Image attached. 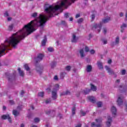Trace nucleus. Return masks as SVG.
<instances>
[{
	"mask_svg": "<svg viewBox=\"0 0 127 127\" xmlns=\"http://www.w3.org/2000/svg\"><path fill=\"white\" fill-rule=\"evenodd\" d=\"M87 99L90 101L91 102V103H95V97H93V96H88L87 97Z\"/></svg>",
	"mask_w": 127,
	"mask_h": 127,
	"instance_id": "nucleus-20",
	"label": "nucleus"
},
{
	"mask_svg": "<svg viewBox=\"0 0 127 127\" xmlns=\"http://www.w3.org/2000/svg\"><path fill=\"white\" fill-rule=\"evenodd\" d=\"M108 64H111V63H112V60H110L108 61Z\"/></svg>",
	"mask_w": 127,
	"mask_h": 127,
	"instance_id": "nucleus-59",
	"label": "nucleus"
},
{
	"mask_svg": "<svg viewBox=\"0 0 127 127\" xmlns=\"http://www.w3.org/2000/svg\"><path fill=\"white\" fill-rule=\"evenodd\" d=\"M83 18H81L77 20V22L78 23H82V22L83 21Z\"/></svg>",
	"mask_w": 127,
	"mask_h": 127,
	"instance_id": "nucleus-44",
	"label": "nucleus"
},
{
	"mask_svg": "<svg viewBox=\"0 0 127 127\" xmlns=\"http://www.w3.org/2000/svg\"><path fill=\"white\" fill-rule=\"evenodd\" d=\"M43 57H44V55L42 54H39L38 55L37 57L35 59L36 63H38L40 61H42Z\"/></svg>",
	"mask_w": 127,
	"mask_h": 127,
	"instance_id": "nucleus-3",
	"label": "nucleus"
},
{
	"mask_svg": "<svg viewBox=\"0 0 127 127\" xmlns=\"http://www.w3.org/2000/svg\"><path fill=\"white\" fill-rule=\"evenodd\" d=\"M36 71L38 74L41 75L43 72V67L40 65H36Z\"/></svg>",
	"mask_w": 127,
	"mask_h": 127,
	"instance_id": "nucleus-4",
	"label": "nucleus"
},
{
	"mask_svg": "<svg viewBox=\"0 0 127 127\" xmlns=\"http://www.w3.org/2000/svg\"><path fill=\"white\" fill-rule=\"evenodd\" d=\"M90 53L91 54H95V50H91L90 51Z\"/></svg>",
	"mask_w": 127,
	"mask_h": 127,
	"instance_id": "nucleus-47",
	"label": "nucleus"
},
{
	"mask_svg": "<svg viewBox=\"0 0 127 127\" xmlns=\"http://www.w3.org/2000/svg\"><path fill=\"white\" fill-rule=\"evenodd\" d=\"M84 94H85V95H87L88 94H89L90 92H91V89H86L85 90H84L83 91Z\"/></svg>",
	"mask_w": 127,
	"mask_h": 127,
	"instance_id": "nucleus-28",
	"label": "nucleus"
},
{
	"mask_svg": "<svg viewBox=\"0 0 127 127\" xmlns=\"http://www.w3.org/2000/svg\"><path fill=\"white\" fill-rule=\"evenodd\" d=\"M111 112L112 115L116 116L117 115V108L115 106H112L111 108Z\"/></svg>",
	"mask_w": 127,
	"mask_h": 127,
	"instance_id": "nucleus-15",
	"label": "nucleus"
},
{
	"mask_svg": "<svg viewBox=\"0 0 127 127\" xmlns=\"http://www.w3.org/2000/svg\"><path fill=\"white\" fill-rule=\"evenodd\" d=\"M91 127H101V124L96 125V124H95V122H93L91 123Z\"/></svg>",
	"mask_w": 127,
	"mask_h": 127,
	"instance_id": "nucleus-26",
	"label": "nucleus"
},
{
	"mask_svg": "<svg viewBox=\"0 0 127 127\" xmlns=\"http://www.w3.org/2000/svg\"><path fill=\"white\" fill-rule=\"evenodd\" d=\"M105 69L108 71V73L110 75H114L115 74V72H114V70H113L110 67L108 66L107 65L105 66Z\"/></svg>",
	"mask_w": 127,
	"mask_h": 127,
	"instance_id": "nucleus-7",
	"label": "nucleus"
},
{
	"mask_svg": "<svg viewBox=\"0 0 127 127\" xmlns=\"http://www.w3.org/2000/svg\"><path fill=\"white\" fill-rule=\"evenodd\" d=\"M62 95H70V91H66L65 92H63Z\"/></svg>",
	"mask_w": 127,
	"mask_h": 127,
	"instance_id": "nucleus-33",
	"label": "nucleus"
},
{
	"mask_svg": "<svg viewBox=\"0 0 127 127\" xmlns=\"http://www.w3.org/2000/svg\"><path fill=\"white\" fill-rule=\"evenodd\" d=\"M52 98L54 100H56V99H57V89H53L52 92Z\"/></svg>",
	"mask_w": 127,
	"mask_h": 127,
	"instance_id": "nucleus-5",
	"label": "nucleus"
},
{
	"mask_svg": "<svg viewBox=\"0 0 127 127\" xmlns=\"http://www.w3.org/2000/svg\"><path fill=\"white\" fill-rule=\"evenodd\" d=\"M20 95L21 97H23V95H24V91L23 90L21 91Z\"/></svg>",
	"mask_w": 127,
	"mask_h": 127,
	"instance_id": "nucleus-49",
	"label": "nucleus"
},
{
	"mask_svg": "<svg viewBox=\"0 0 127 127\" xmlns=\"http://www.w3.org/2000/svg\"><path fill=\"white\" fill-rule=\"evenodd\" d=\"M56 65V62H53L51 64V68H54V67H55Z\"/></svg>",
	"mask_w": 127,
	"mask_h": 127,
	"instance_id": "nucleus-31",
	"label": "nucleus"
},
{
	"mask_svg": "<svg viewBox=\"0 0 127 127\" xmlns=\"http://www.w3.org/2000/svg\"><path fill=\"white\" fill-rule=\"evenodd\" d=\"M62 24L63 25H66V22L65 21H62Z\"/></svg>",
	"mask_w": 127,
	"mask_h": 127,
	"instance_id": "nucleus-51",
	"label": "nucleus"
},
{
	"mask_svg": "<svg viewBox=\"0 0 127 127\" xmlns=\"http://www.w3.org/2000/svg\"><path fill=\"white\" fill-rule=\"evenodd\" d=\"M12 113L14 117H17V116H19V111L16 110H13Z\"/></svg>",
	"mask_w": 127,
	"mask_h": 127,
	"instance_id": "nucleus-19",
	"label": "nucleus"
},
{
	"mask_svg": "<svg viewBox=\"0 0 127 127\" xmlns=\"http://www.w3.org/2000/svg\"><path fill=\"white\" fill-rule=\"evenodd\" d=\"M102 118L96 119V123H98V124H101V123H102Z\"/></svg>",
	"mask_w": 127,
	"mask_h": 127,
	"instance_id": "nucleus-36",
	"label": "nucleus"
},
{
	"mask_svg": "<svg viewBox=\"0 0 127 127\" xmlns=\"http://www.w3.org/2000/svg\"><path fill=\"white\" fill-rule=\"evenodd\" d=\"M13 29V24H11L10 25H9L8 28V30L9 31H11Z\"/></svg>",
	"mask_w": 127,
	"mask_h": 127,
	"instance_id": "nucleus-29",
	"label": "nucleus"
},
{
	"mask_svg": "<svg viewBox=\"0 0 127 127\" xmlns=\"http://www.w3.org/2000/svg\"><path fill=\"white\" fill-rule=\"evenodd\" d=\"M1 118L2 120H8L9 123H11V119L8 114L2 116Z\"/></svg>",
	"mask_w": 127,
	"mask_h": 127,
	"instance_id": "nucleus-6",
	"label": "nucleus"
},
{
	"mask_svg": "<svg viewBox=\"0 0 127 127\" xmlns=\"http://www.w3.org/2000/svg\"><path fill=\"white\" fill-rule=\"evenodd\" d=\"M125 109H126V111H127V103H126L125 105Z\"/></svg>",
	"mask_w": 127,
	"mask_h": 127,
	"instance_id": "nucleus-62",
	"label": "nucleus"
},
{
	"mask_svg": "<svg viewBox=\"0 0 127 127\" xmlns=\"http://www.w3.org/2000/svg\"><path fill=\"white\" fill-rule=\"evenodd\" d=\"M92 29L96 31V32H100L101 29H102V23L93 24Z\"/></svg>",
	"mask_w": 127,
	"mask_h": 127,
	"instance_id": "nucleus-1",
	"label": "nucleus"
},
{
	"mask_svg": "<svg viewBox=\"0 0 127 127\" xmlns=\"http://www.w3.org/2000/svg\"><path fill=\"white\" fill-rule=\"evenodd\" d=\"M46 41H47V38H46V36H45L42 42V46H45L46 44Z\"/></svg>",
	"mask_w": 127,
	"mask_h": 127,
	"instance_id": "nucleus-22",
	"label": "nucleus"
},
{
	"mask_svg": "<svg viewBox=\"0 0 127 127\" xmlns=\"http://www.w3.org/2000/svg\"><path fill=\"white\" fill-rule=\"evenodd\" d=\"M92 65H88L86 66V71L87 72V73H90V72H92Z\"/></svg>",
	"mask_w": 127,
	"mask_h": 127,
	"instance_id": "nucleus-17",
	"label": "nucleus"
},
{
	"mask_svg": "<svg viewBox=\"0 0 127 127\" xmlns=\"http://www.w3.org/2000/svg\"><path fill=\"white\" fill-rule=\"evenodd\" d=\"M24 67L25 68V70L29 72V75H30L31 71H30V67L28 66V64H25L24 65Z\"/></svg>",
	"mask_w": 127,
	"mask_h": 127,
	"instance_id": "nucleus-16",
	"label": "nucleus"
},
{
	"mask_svg": "<svg viewBox=\"0 0 127 127\" xmlns=\"http://www.w3.org/2000/svg\"><path fill=\"white\" fill-rule=\"evenodd\" d=\"M73 21V18L71 17L69 18V21Z\"/></svg>",
	"mask_w": 127,
	"mask_h": 127,
	"instance_id": "nucleus-63",
	"label": "nucleus"
},
{
	"mask_svg": "<svg viewBox=\"0 0 127 127\" xmlns=\"http://www.w3.org/2000/svg\"><path fill=\"white\" fill-rule=\"evenodd\" d=\"M51 103V99H48L46 101V104H50Z\"/></svg>",
	"mask_w": 127,
	"mask_h": 127,
	"instance_id": "nucleus-42",
	"label": "nucleus"
},
{
	"mask_svg": "<svg viewBox=\"0 0 127 127\" xmlns=\"http://www.w3.org/2000/svg\"><path fill=\"white\" fill-rule=\"evenodd\" d=\"M71 14L69 13H66L64 14V17H65V18H68V17H69V16Z\"/></svg>",
	"mask_w": 127,
	"mask_h": 127,
	"instance_id": "nucleus-38",
	"label": "nucleus"
},
{
	"mask_svg": "<svg viewBox=\"0 0 127 127\" xmlns=\"http://www.w3.org/2000/svg\"><path fill=\"white\" fill-rule=\"evenodd\" d=\"M79 54H80L81 58H84V57L86 56V55L84 54V50L83 49H80L79 50Z\"/></svg>",
	"mask_w": 127,
	"mask_h": 127,
	"instance_id": "nucleus-18",
	"label": "nucleus"
},
{
	"mask_svg": "<svg viewBox=\"0 0 127 127\" xmlns=\"http://www.w3.org/2000/svg\"><path fill=\"white\" fill-rule=\"evenodd\" d=\"M70 70H71V66L67 65L66 66H65V71H67V72H70Z\"/></svg>",
	"mask_w": 127,
	"mask_h": 127,
	"instance_id": "nucleus-27",
	"label": "nucleus"
},
{
	"mask_svg": "<svg viewBox=\"0 0 127 127\" xmlns=\"http://www.w3.org/2000/svg\"><path fill=\"white\" fill-rule=\"evenodd\" d=\"M96 17V12H95V13L92 14L91 15V19L92 20H94V19H95V18Z\"/></svg>",
	"mask_w": 127,
	"mask_h": 127,
	"instance_id": "nucleus-35",
	"label": "nucleus"
},
{
	"mask_svg": "<svg viewBox=\"0 0 127 127\" xmlns=\"http://www.w3.org/2000/svg\"><path fill=\"white\" fill-rule=\"evenodd\" d=\"M76 18H78V17H80V14H77L75 16Z\"/></svg>",
	"mask_w": 127,
	"mask_h": 127,
	"instance_id": "nucleus-57",
	"label": "nucleus"
},
{
	"mask_svg": "<svg viewBox=\"0 0 127 127\" xmlns=\"http://www.w3.org/2000/svg\"><path fill=\"white\" fill-rule=\"evenodd\" d=\"M97 105L98 108H101L102 107V102H99L97 103Z\"/></svg>",
	"mask_w": 127,
	"mask_h": 127,
	"instance_id": "nucleus-39",
	"label": "nucleus"
},
{
	"mask_svg": "<svg viewBox=\"0 0 127 127\" xmlns=\"http://www.w3.org/2000/svg\"><path fill=\"white\" fill-rule=\"evenodd\" d=\"M108 120L106 122V125L107 127H111V124H112V117L109 116L107 118Z\"/></svg>",
	"mask_w": 127,
	"mask_h": 127,
	"instance_id": "nucleus-11",
	"label": "nucleus"
},
{
	"mask_svg": "<svg viewBox=\"0 0 127 127\" xmlns=\"http://www.w3.org/2000/svg\"><path fill=\"white\" fill-rule=\"evenodd\" d=\"M126 70H122L121 71V73H122V75H126Z\"/></svg>",
	"mask_w": 127,
	"mask_h": 127,
	"instance_id": "nucleus-46",
	"label": "nucleus"
},
{
	"mask_svg": "<svg viewBox=\"0 0 127 127\" xmlns=\"http://www.w3.org/2000/svg\"><path fill=\"white\" fill-rule=\"evenodd\" d=\"M18 71L19 72L20 76H21V77H23V76H24V72L22 70H21L20 68L19 67L18 68Z\"/></svg>",
	"mask_w": 127,
	"mask_h": 127,
	"instance_id": "nucleus-23",
	"label": "nucleus"
},
{
	"mask_svg": "<svg viewBox=\"0 0 127 127\" xmlns=\"http://www.w3.org/2000/svg\"><path fill=\"white\" fill-rule=\"evenodd\" d=\"M5 75L7 76V78L9 82H14L15 81V74L10 75L9 73L6 72Z\"/></svg>",
	"mask_w": 127,
	"mask_h": 127,
	"instance_id": "nucleus-2",
	"label": "nucleus"
},
{
	"mask_svg": "<svg viewBox=\"0 0 127 127\" xmlns=\"http://www.w3.org/2000/svg\"><path fill=\"white\" fill-rule=\"evenodd\" d=\"M120 43V37H117L115 39V42H113L111 44L112 46H115V45H118Z\"/></svg>",
	"mask_w": 127,
	"mask_h": 127,
	"instance_id": "nucleus-9",
	"label": "nucleus"
},
{
	"mask_svg": "<svg viewBox=\"0 0 127 127\" xmlns=\"http://www.w3.org/2000/svg\"><path fill=\"white\" fill-rule=\"evenodd\" d=\"M103 33H104V34H106V33H107V28H103Z\"/></svg>",
	"mask_w": 127,
	"mask_h": 127,
	"instance_id": "nucleus-48",
	"label": "nucleus"
},
{
	"mask_svg": "<svg viewBox=\"0 0 127 127\" xmlns=\"http://www.w3.org/2000/svg\"><path fill=\"white\" fill-rule=\"evenodd\" d=\"M20 127H24V124H21V126H20Z\"/></svg>",
	"mask_w": 127,
	"mask_h": 127,
	"instance_id": "nucleus-64",
	"label": "nucleus"
},
{
	"mask_svg": "<svg viewBox=\"0 0 127 127\" xmlns=\"http://www.w3.org/2000/svg\"><path fill=\"white\" fill-rule=\"evenodd\" d=\"M75 113H76V107H73L71 109V115H72V116H74V115H75Z\"/></svg>",
	"mask_w": 127,
	"mask_h": 127,
	"instance_id": "nucleus-25",
	"label": "nucleus"
},
{
	"mask_svg": "<svg viewBox=\"0 0 127 127\" xmlns=\"http://www.w3.org/2000/svg\"><path fill=\"white\" fill-rule=\"evenodd\" d=\"M98 67L99 68V69H103V63L98 62L97 63Z\"/></svg>",
	"mask_w": 127,
	"mask_h": 127,
	"instance_id": "nucleus-24",
	"label": "nucleus"
},
{
	"mask_svg": "<svg viewBox=\"0 0 127 127\" xmlns=\"http://www.w3.org/2000/svg\"><path fill=\"white\" fill-rule=\"evenodd\" d=\"M54 80H58V76L57 75H55L54 77Z\"/></svg>",
	"mask_w": 127,
	"mask_h": 127,
	"instance_id": "nucleus-55",
	"label": "nucleus"
},
{
	"mask_svg": "<svg viewBox=\"0 0 127 127\" xmlns=\"http://www.w3.org/2000/svg\"><path fill=\"white\" fill-rule=\"evenodd\" d=\"M32 17H36V16H37V12H34L31 15Z\"/></svg>",
	"mask_w": 127,
	"mask_h": 127,
	"instance_id": "nucleus-37",
	"label": "nucleus"
},
{
	"mask_svg": "<svg viewBox=\"0 0 127 127\" xmlns=\"http://www.w3.org/2000/svg\"><path fill=\"white\" fill-rule=\"evenodd\" d=\"M9 103L10 104V105H14V101H13V100H10L9 101Z\"/></svg>",
	"mask_w": 127,
	"mask_h": 127,
	"instance_id": "nucleus-50",
	"label": "nucleus"
},
{
	"mask_svg": "<svg viewBox=\"0 0 127 127\" xmlns=\"http://www.w3.org/2000/svg\"><path fill=\"white\" fill-rule=\"evenodd\" d=\"M66 74L67 73L65 72L61 73L60 75L61 79H64V77H65Z\"/></svg>",
	"mask_w": 127,
	"mask_h": 127,
	"instance_id": "nucleus-30",
	"label": "nucleus"
},
{
	"mask_svg": "<svg viewBox=\"0 0 127 127\" xmlns=\"http://www.w3.org/2000/svg\"><path fill=\"white\" fill-rule=\"evenodd\" d=\"M111 20H112V19L111 18V17H107L106 18H105L104 19H102V23H108V22L111 21Z\"/></svg>",
	"mask_w": 127,
	"mask_h": 127,
	"instance_id": "nucleus-12",
	"label": "nucleus"
},
{
	"mask_svg": "<svg viewBox=\"0 0 127 127\" xmlns=\"http://www.w3.org/2000/svg\"><path fill=\"white\" fill-rule=\"evenodd\" d=\"M27 118H28V119H30V118H31V114H28Z\"/></svg>",
	"mask_w": 127,
	"mask_h": 127,
	"instance_id": "nucleus-56",
	"label": "nucleus"
},
{
	"mask_svg": "<svg viewBox=\"0 0 127 127\" xmlns=\"http://www.w3.org/2000/svg\"><path fill=\"white\" fill-rule=\"evenodd\" d=\"M82 127V124H78L75 127Z\"/></svg>",
	"mask_w": 127,
	"mask_h": 127,
	"instance_id": "nucleus-58",
	"label": "nucleus"
},
{
	"mask_svg": "<svg viewBox=\"0 0 127 127\" xmlns=\"http://www.w3.org/2000/svg\"><path fill=\"white\" fill-rule=\"evenodd\" d=\"M40 121V120H39V118H35L34 119L35 123H39Z\"/></svg>",
	"mask_w": 127,
	"mask_h": 127,
	"instance_id": "nucleus-41",
	"label": "nucleus"
},
{
	"mask_svg": "<svg viewBox=\"0 0 127 127\" xmlns=\"http://www.w3.org/2000/svg\"><path fill=\"white\" fill-rule=\"evenodd\" d=\"M127 27V24L123 23L120 26V28H121V32H122V33H124V32L125 31V29H126Z\"/></svg>",
	"mask_w": 127,
	"mask_h": 127,
	"instance_id": "nucleus-10",
	"label": "nucleus"
},
{
	"mask_svg": "<svg viewBox=\"0 0 127 127\" xmlns=\"http://www.w3.org/2000/svg\"><path fill=\"white\" fill-rule=\"evenodd\" d=\"M90 87H90L91 90H92V91H93L94 92L97 91V87H96L93 84H92V83L90 84Z\"/></svg>",
	"mask_w": 127,
	"mask_h": 127,
	"instance_id": "nucleus-21",
	"label": "nucleus"
},
{
	"mask_svg": "<svg viewBox=\"0 0 127 127\" xmlns=\"http://www.w3.org/2000/svg\"><path fill=\"white\" fill-rule=\"evenodd\" d=\"M47 115H48V116H50L51 117H54L55 116V111L54 110H48L46 112Z\"/></svg>",
	"mask_w": 127,
	"mask_h": 127,
	"instance_id": "nucleus-8",
	"label": "nucleus"
},
{
	"mask_svg": "<svg viewBox=\"0 0 127 127\" xmlns=\"http://www.w3.org/2000/svg\"><path fill=\"white\" fill-rule=\"evenodd\" d=\"M78 39H79V38H78V37H76V35L73 34L72 35V40H71V42H73V43H75L77 42V41H78Z\"/></svg>",
	"mask_w": 127,
	"mask_h": 127,
	"instance_id": "nucleus-14",
	"label": "nucleus"
},
{
	"mask_svg": "<svg viewBox=\"0 0 127 127\" xmlns=\"http://www.w3.org/2000/svg\"><path fill=\"white\" fill-rule=\"evenodd\" d=\"M121 82V80L120 79H117L116 81V83H120Z\"/></svg>",
	"mask_w": 127,
	"mask_h": 127,
	"instance_id": "nucleus-60",
	"label": "nucleus"
},
{
	"mask_svg": "<svg viewBox=\"0 0 127 127\" xmlns=\"http://www.w3.org/2000/svg\"><path fill=\"white\" fill-rule=\"evenodd\" d=\"M123 98L122 97H118V99L117 101L118 106H122V105H123Z\"/></svg>",
	"mask_w": 127,
	"mask_h": 127,
	"instance_id": "nucleus-13",
	"label": "nucleus"
},
{
	"mask_svg": "<svg viewBox=\"0 0 127 127\" xmlns=\"http://www.w3.org/2000/svg\"><path fill=\"white\" fill-rule=\"evenodd\" d=\"M8 15H9L8 14V13L7 12H5L4 14V16H8Z\"/></svg>",
	"mask_w": 127,
	"mask_h": 127,
	"instance_id": "nucleus-52",
	"label": "nucleus"
},
{
	"mask_svg": "<svg viewBox=\"0 0 127 127\" xmlns=\"http://www.w3.org/2000/svg\"><path fill=\"white\" fill-rule=\"evenodd\" d=\"M48 51L49 52H53V51H54V49H53L52 47H49L48 48Z\"/></svg>",
	"mask_w": 127,
	"mask_h": 127,
	"instance_id": "nucleus-34",
	"label": "nucleus"
},
{
	"mask_svg": "<svg viewBox=\"0 0 127 127\" xmlns=\"http://www.w3.org/2000/svg\"><path fill=\"white\" fill-rule=\"evenodd\" d=\"M80 113L81 115H82L83 116H86V114H87V112L83 111V110L80 111Z\"/></svg>",
	"mask_w": 127,
	"mask_h": 127,
	"instance_id": "nucleus-40",
	"label": "nucleus"
},
{
	"mask_svg": "<svg viewBox=\"0 0 127 127\" xmlns=\"http://www.w3.org/2000/svg\"><path fill=\"white\" fill-rule=\"evenodd\" d=\"M7 20H8V21H10V20H11V17H8Z\"/></svg>",
	"mask_w": 127,
	"mask_h": 127,
	"instance_id": "nucleus-61",
	"label": "nucleus"
},
{
	"mask_svg": "<svg viewBox=\"0 0 127 127\" xmlns=\"http://www.w3.org/2000/svg\"><path fill=\"white\" fill-rule=\"evenodd\" d=\"M53 89H55V90H57V91H58V89H59V85L56 84L55 86V88Z\"/></svg>",
	"mask_w": 127,
	"mask_h": 127,
	"instance_id": "nucleus-43",
	"label": "nucleus"
},
{
	"mask_svg": "<svg viewBox=\"0 0 127 127\" xmlns=\"http://www.w3.org/2000/svg\"><path fill=\"white\" fill-rule=\"evenodd\" d=\"M120 17H123V16H124V13H123V12H120Z\"/></svg>",
	"mask_w": 127,
	"mask_h": 127,
	"instance_id": "nucleus-54",
	"label": "nucleus"
},
{
	"mask_svg": "<svg viewBox=\"0 0 127 127\" xmlns=\"http://www.w3.org/2000/svg\"><path fill=\"white\" fill-rule=\"evenodd\" d=\"M85 52H89L90 51V49L88 47H85Z\"/></svg>",
	"mask_w": 127,
	"mask_h": 127,
	"instance_id": "nucleus-45",
	"label": "nucleus"
},
{
	"mask_svg": "<svg viewBox=\"0 0 127 127\" xmlns=\"http://www.w3.org/2000/svg\"><path fill=\"white\" fill-rule=\"evenodd\" d=\"M102 42H103V43L104 44H107V40H103L102 41Z\"/></svg>",
	"mask_w": 127,
	"mask_h": 127,
	"instance_id": "nucleus-53",
	"label": "nucleus"
},
{
	"mask_svg": "<svg viewBox=\"0 0 127 127\" xmlns=\"http://www.w3.org/2000/svg\"><path fill=\"white\" fill-rule=\"evenodd\" d=\"M39 97H41L42 98H43V97H44V92H39L38 94Z\"/></svg>",
	"mask_w": 127,
	"mask_h": 127,
	"instance_id": "nucleus-32",
	"label": "nucleus"
}]
</instances>
